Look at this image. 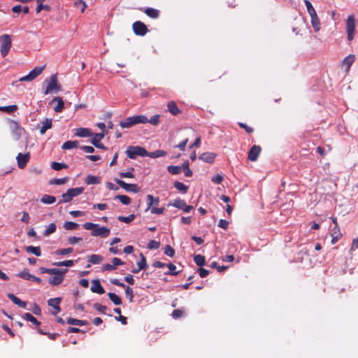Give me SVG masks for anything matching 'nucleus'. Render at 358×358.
Returning a JSON list of instances; mask_svg holds the SVG:
<instances>
[{
  "instance_id": "nucleus-1",
  "label": "nucleus",
  "mask_w": 358,
  "mask_h": 358,
  "mask_svg": "<svg viewBox=\"0 0 358 358\" xmlns=\"http://www.w3.org/2000/svg\"><path fill=\"white\" fill-rule=\"evenodd\" d=\"M41 273H48L54 275V276L49 278V283L52 285H58L64 280V275L68 271L67 268L59 269V268H47L45 267H41L39 268Z\"/></svg>"
},
{
  "instance_id": "nucleus-2",
  "label": "nucleus",
  "mask_w": 358,
  "mask_h": 358,
  "mask_svg": "<svg viewBox=\"0 0 358 358\" xmlns=\"http://www.w3.org/2000/svg\"><path fill=\"white\" fill-rule=\"evenodd\" d=\"M84 229L86 230L92 231L91 235L92 236H100L101 238H106L110 235V229L106 227H101L98 224L92 222H85L83 224Z\"/></svg>"
},
{
  "instance_id": "nucleus-3",
  "label": "nucleus",
  "mask_w": 358,
  "mask_h": 358,
  "mask_svg": "<svg viewBox=\"0 0 358 358\" xmlns=\"http://www.w3.org/2000/svg\"><path fill=\"white\" fill-rule=\"evenodd\" d=\"M148 123V117L144 115L131 116L121 121L120 125L122 128H129L138 124Z\"/></svg>"
},
{
  "instance_id": "nucleus-4",
  "label": "nucleus",
  "mask_w": 358,
  "mask_h": 358,
  "mask_svg": "<svg viewBox=\"0 0 358 358\" xmlns=\"http://www.w3.org/2000/svg\"><path fill=\"white\" fill-rule=\"evenodd\" d=\"M48 85L43 92L44 94L47 95L52 93H57L62 90V86L58 83L57 74L52 75L49 80H45Z\"/></svg>"
},
{
  "instance_id": "nucleus-5",
  "label": "nucleus",
  "mask_w": 358,
  "mask_h": 358,
  "mask_svg": "<svg viewBox=\"0 0 358 358\" xmlns=\"http://www.w3.org/2000/svg\"><path fill=\"white\" fill-rule=\"evenodd\" d=\"M126 153L130 159H136L137 156L147 157L148 155V152L145 148L138 145L128 147Z\"/></svg>"
},
{
  "instance_id": "nucleus-6",
  "label": "nucleus",
  "mask_w": 358,
  "mask_h": 358,
  "mask_svg": "<svg viewBox=\"0 0 358 358\" xmlns=\"http://www.w3.org/2000/svg\"><path fill=\"white\" fill-rule=\"evenodd\" d=\"M0 52L3 57H5L8 54L11 48L12 42L10 36L8 34H3L0 36Z\"/></svg>"
},
{
  "instance_id": "nucleus-7",
  "label": "nucleus",
  "mask_w": 358,
  "mask_h": 358,
  "mask_svg": "<svg viewBox=\"0 0 358 358\" xmlns=\"http://www.w3.org/2000/svg\"><path fill=\"white\" fill-rule=\"evenodd\" d=\"M346 30L348 34V39L349 41L353 40L355 31V19L352 15L348 17L346 21Z\"/></svg>"
},
{
  "instance_id": "nucleus-8",
  "label": "nucleus",
  "mask_w": 358,
  "mask_h": 358,
  "mask_svg": "<svg viewBox=\"0 0 358 358\" xmlns=\"http://www.w3.org/2000/svg\"><path fill=\"white\" fill-rule=\"evenodd\" d=\"M45 66H36L33 70H31L29 74L25 76H23L19 79L20 82H30L34 80L36 77H38L43 71Z\"/></svg>"
},
{
  "instance_id": "nucleus-9",
  "label": "nucleus",
  "mask_w": 358,
  "mask_h": 358,
  "mask_svg": "<svg viewBox=\"0 0 358 358\" xmlns=\"http://www.w3.org/2000/svg\"><path fill=\"white\" fill-rule=\"evenodd\" d=\"M8 126L15 140H18L22 134L23 129L17 121L13 120H8Z\"/></svg>"
},
{
  "instance_id": "nucleus-10",
  "label": "nucleus",
  "mask_w": 358,
  "mask_h": 358,
  "mask_svg": "<svg viewBox=\"0 0 358 358\" xmlns=\"http://www.w3.org/2000/svg\"><path fill=\"white\" fill-rule=\"evenodd\" d=\"M168 206H173L182 210L185 213H189L193 209L192 206L187 205L186 202L181 199H176L168 204Z\"/></svg>"
},
{
  "instance_id": "nucleus-11",
  "label": "nucleus",
  "mask_w": 358,
  "mask_h": 358,
  "mask_svg": "<svg viewBox=\"0 0 358 358\" xmlns=\"http://www.w3.org/2000/svg\"><path fill=\"white\" fill-rule=\"evenodd\" d=\"M132 29L136 35L141 36H145L148 31L147 26L141 21L134 22Z\"/></svg>"
},
{
  "instance_id": "nucleus-12",
  "label": "nucleus",
  "mask_w": 358,
  "mask_h": 358,
  "mask_svg": "<svg viewBox=\"0 0 358 358\" xmlns=\"http://www.w3.org/2000/svg\"><path fill=\"white\" fill-rule=\"evenodd\" d=\"M115 182L124 189L127 192H132L134 193H137L140 191V188L136 184H128L124 181L116 179Z\"/></svg>"
},
{
  "instance_id": "nucleus-13",
  "label": "nucleus",
  "mask_w": 358,
  "mask_h": 358,
  "mask_svg": "<svg viewBox=\"0 0 358 358\" xmlns=\"http://www.w3.org/2000/svg\"><path fill=\"white\" fill-rule=\"evenodd\" d=\"M29 159V152H27L25 154H22L20 152L18 153L16 157L18 167L21 169H24L27 166Z\"/></svg>"
},
{
  "instance_id": "nucleus-14",
  "label": "nucleus",
  "mask_w": 358,
  "mask_h": 358,
  "mask_svg": "<svg viewBox=\"0 0 358 358\" xmlns=\"http://www.w3.org/2000/svg\"><path fill=\"white\" fill-rule=\"evenodd\" d=\"M261 151L262 148L259 145H254L248 152V159L252 162H255L257 159Z\"/></svg>"
},
{
  "instance_id": "nucleus-15",
  "label": "nucleus",
  "mask_w": 358,
  "mask_h": 358,
  "mask_svg": "<svg viewBox=\"0 0 358 358\" xmlns=\"http://www.w3.org/2000/svg\"><path fill=\"white\" fill-rule=\"evenodd\" d=\"M103 133L94 134L93 138L92 139V144L97 148L106 149V147L100 143V141L104 138Z\"/></svg>"
},
{
  "instance_id": "nucleus-16",
  "label": "nucleus",
  "mask_w": 358,
  "mask_h": 358,
  "mask_svg": "<svg viewBox=\"0 0 358 358\" xmlns=\"http://www.w3.org/2000/svg\"><path fill=\"white\" fill-rule=\"evenodd\" d=\"M112 263H113L112 264H103L102 266V270L103 271H113V270L116 269L117 266L123 265L124 264V262H122L120 259L117 258V257H114L112 259Z\"/></svg>"
},
{
  "instance_id": "nucleus-17",
  "label": "nucleus",
  "mask_w": 358,
  "mask_h": 358,
  "mask_svg": "<svg viewBox=\"0 0 358 358\" xmlns=\"http://www.w3.org/2000/svg\"><path fill=\"white\" fill-rule=\"evenodd\" d=\"M91 291L94 293L102 294L105 292V290L99 280H94L92 282V286L90 288Z\"/></svg>"
},
{
  "instance_id": "nucleus-18",
  "label": "nucleus",
  "mask_w": 358,
  "mask_h": 358,
  "mask_svg": "<svg viewBox=\"0 0 358 358\" xmlns=\"http://www.w3.org/2000/svg\"><path fill=\"white\" fill-rule=\"evenodd\" d=\"M167 108L169 112L173 115H178L182 113V111L177 106L176 103L173 101H170L167 103Z\"/></svg>"
},
{
  "instance_id": "nucleus-19",
  "label": "nucleus",
  "mask_w": 358,
  "mask_h": 358,
  "mask_svg": "<svg viewBox=\"0 0 358 358\" xmlns=\"http://www.w3.org/2000/svg\"><path fill=\"white\" fill-rule=\"evenodd\" d=\"M215 157L216 155L215 153L207 152L200 155L199 159L205 162L211 164L214 162Z\"/></svg>"
},
{
  "instance_id": "nucleus-20",
  "label": "nucleus",
  "mask_w": 358,
  "mask_h": 358,
  "mask_svg": "<svg viewBox=\"0 0 358 358\" xmlns=\"http://www.w3.org/2000/svg\"><path fill=\"white\" fill-rule=\"evenodd\" d=\"M61 301L62 299L59 297L50 299L48 301V304L55 310L54 314H57L61 311V308L59 307V303Z\"/></svg>"
},
{
  "instance_id": "nucleus-21",
  "label": "nucleus",
  "mask_w": 358,
  "mask_h": 358,
  "mask_svg": "<svg viewBox=\"0 0 358 358\" xmlns=\"http://www.w3.org/2000/svg\"><path fill=\"white\" fill-rule=\"evenodd\" d=\"M103 259V257L101 255H91L88 257V262L90 264L87 265V268H90L91 266V264H100Z\"/></svg>"
},
{
  "instance_id": "nucleus-22",
  "label": "nucleus",
  "mask_w": 358,
  "mask_h": 358,
  "mask_svg": "<svg viewBox=\"0 0 358 358\" xmlns=\"http://www.w3.org/2000/svg\"><path fill=\"white\" fill-rule=\"evenodd\" d=\"M7 296L10 300H11L15 305H17L18 306L26 308H27V303L25 301H22L20 300L18 297H17L13 294H8Z\"/></svg>"
},
{
  "instance_id": "nucleus-23",
  "label": "nucleus",
  "mask_w": 358,
  "mask_h": 358,
  "mask_svg": "<svg viewBox=\"0 0 358 358\" xmlns=\"http://www.w3.org/2000/svg\"><path fill=\"white\" fill-rule=\"evenodd\" d=\"M310 22L315 32L320 30V20L317 13L310 16Z\"/></svg>"
},
{
  "instance_id": "nucleus-24",
  "label": "nucleus",
  "mask_w": 358,
  "mask_h": 358,
  "mask_svg": "<svg viewBox=\"0 0 358 358\" xmlns=\"http://www.w3.org/2000/svg\"><path fill=\"white\" fill-rule=\"evenodd\" d=\"M147 199V208L146 211L148 210H151L153 205H157L159 202V199L158 197H154L151 194H148L146 196Z\"/></svg>"
},
{
  "instance_id": "nucleus-25",
  "label": "nucleus",
  "mask_w": 358,
  "mask_h": 358,
  "mask_svg": "<svg viewBox=\"0 0 358 358\" xmlns=\"http://www.w3.org/2000/svg\"><path fill=\"white\" fill-rule=\"evenodd\" d=\"M355 60V56L351 54L344 58L342 64L343 66L346 68L347 70H349L352 64L354 63Z\"/></svg>"
},
{
  "instance_id": "nucleus-26",
  "label": "nucleus",
  "mask_w": 358,
  "mask_h": 358,
  "mask_svg": "<svg viewBox=\"0 0 358 358\" xmlns=\"http://www.w3.org/2000/svg\"><path fill=\"white\" fill-rule=\"evenodd\" d=\"M74 134L79 137H88L92 135V132L88 128H78L76 129Z\"/></svg>"
},
{
  "instance_id": "nucleus-27",
  "label": "nucleus",
  "mask_w": 358,
  "mask_h": 358,
  "mask_svg": "<svg viewBox=\"0 0 358 358\" xmlns=\"http://www.w3.org/2000/svg\"><path fill=\"white\" fill-rule=\"evenodd\" d=\"M52 102H57V106L54 108L56 113H60L64 108V102L61 97H55L53 99Z\"/></svg>"
},
{
  "instance_id": "nucleus-28",
  "label": "nucleus",
  "mask_w": 358,
  "mask_h": 358,
  "mask_svg": "<svg viewBox=\"0 0 358 358\" xmlns=\"http://www.w3.org/2000/svg\"><path fill=\"white\" fill-rule=\"evenodd\" d=\"M22 318L27 321L31 322L34 325L38 327L41 324V322L34 317L31 314L29 313H26L23 315Z\"/></svg>"
},
{
  "instance_id": "nucleus-29",
  "label": "nucleus",
  "mask_w": 358,
  "mask_h": 358,
  "mask_svg": "<svg viewBox=\"0 0 358 358\" xmlns=\"http://www.w3.org/2000/svg\"><path fill=\"white\" fill-rule=\"evenodd\" d=\"M66 322L69 324L77 325V326H84L88 324L87 320H80L78 319H74L72 317H69L67 319Z\"/></svg>"
},
{
  "instance_id": "nucleus-30",
  "label": "nucleus",
  "mask_w": 358,
  "mask_h": 358,
  "mask_svg": "<svg viewBox=\"0 0 358 358\" xmlns=\"http://www.w3.org/2000/svg\"><path fill=\"white\" fill-rule=\"evenodd\" d=\"M144 13L151 18H157L159 15V11L152 8H148L144 10Z\"/></svg>"
},
{
  "instance_id": "nucleus-31",
  "label": "nucleus",
  "mask_w": 358,
  "mask_h": 358,
  "mask_svg": "<svg viewBox=\"0 0 358 358\" xmlns=\"http://www.w3.org/2000/svg\"><path fill=\"white\" fill-rule=\"evenodd\" d=\"M78 146V141H68L63 143L62 148L63 150H70L77 148Z\"/></svg>"
},
{
  "instance_id": "nucleus-32",
  "label": "nucleus",
  "mask_w": 358,
  "mask_h": 358,
  "mask_svg": "<svg viewBox=\"0 0 358 358\" xmlns=\"http://www.w3.org/2000/svg\"><path fill=\"white\" fill-rule=\"evenodd\" d=\"M166 155H167V152L166 151L162 150H157L152 152H148V155H147V157H150L151 158H158V157H165V156H166Z\"/></svg>"
},
{
  "instance_id": "nucleus-33",
  "label": "nucleus",
  "mask_w": 358,
  "mask_h": 358,
  "mask_svg": "<svg viewBox=\"0 0 358 358\" xmlns=\"http://www.w3.org/2000/svg\"><path fill=\"white\" fill-rule=\"evenodd\" d=\"M43 126L40 129L41 134H44L45 131L52 127V120L46 118L43 122Z\"/></svg>"
},
{
  "instance_id": "nucleus-34",
  "label": "nucleus",
  "mask_w": 358,
  "mask_h": 358,
  "mask_svg": "<svg viewBox=\"0 0 358 358\" xmlns=\"http://www.w3.org/2000/svg\"><path fill=\"white\" fill-rule=\"evenodd\" d=\"M84 189H85L84 187H79L69 189L67 191L70 194L71 198L73 199V197L77 196L80 195V194H82L83 192Z\"/></svg>"
},
{
  "instance_id": "nucleus-35",
  "label": "nucleus",
  "mask_w": 358,
  "mask_h": 358,
  "mask_svg": "<svg viewBox=\"0 0 358 358\" xmlns=\"http://www.w3.org/2000/svg\"><path fill=\"white\" fill-rule=\"evenodd\" d=\"M25 250L27 252L32 253L37 257H40L41 255V251L40 247H34L32 245L25 247Z\"/></svg>"
},
{
  "instance_id": "nucleus-36",
  "label": "nucleus",
  "mask_w": 358,
  "mask_h": 358,
  "mask_svg": "<svg viewBox=\"0 0 358 358\" xmlns=\"http://www.w3.org/2000/svg\"><path fill=\"white\" fill-rule=\"evenodd\" d=\"M108 296L109 299L115 304V305H121L122 304V299L119 296H117L116 294L113 292L108 293Z\"/></svg>"
},
{
  "instance_id": "nucleus-37",
  "label": "nucleus",
  "mask_w": 358,
  "mask_h": 358,
  "mask_svg": "<svg viewBox=\"0 0 358 358\" xmlns=\"http://www.w3.org/2000/svg\"><path fill=\"white\" fill-rule=\"evenodd\" d=\"M331 236V243L334 244L342 237V234L340 231V228H338L337 229H333Z\"/></svg>"
},
{
  "instance_id": "nucleus-38",
  "label": "nucleus",
  "mask_w": 358,
  "mask_h": 358,
  "mask_svg": "<svg viewBox=\"0 0 358 358\" xmlns=\"http://www.w3.org/2000/svg\"><path fill=\"white\" fill-rule=\"evenodd\" d=\"M85 182L88 185H96L101 182V178L94 176H88Z\"/></svg>"
},
{
  "instance_id": "nucleus-39",
  "label": "nucleus",
  "mask_w": 358,
  "mask_h": 358,
  "mask_svg": "<svg viewBox=\"0 0 358 358\" xmlns=\"http://www.w3.org/2000/svg\"><path fill=\"white\" fill-rule=\"evenodd\" d=\"M194 262L197 266H202L206 264V259L201 255H196L194 256Z\"/></svg>"
},
{
  "instance_id": "nucleus-40",
  "label": "nucleus",
  "mask_w": 358,
  "mask_h": 358,
  "mask_svg": "<svg viewBox=\"0 0 358 358\" xmlns=\"http://www.w3.org/2000/svg\"><path fill=\"white\" fill-rule=\"evenodd\" d=\"M66 230H76L79 227V224L71 221H66L64 224Z\"/></svg>"
},
{
  "instance_id": "nucleus-41",
  "label": "nucleus",
  "mask_w": 358,
  "mask_h": 358,
  "mask_svg": "<svg viewBox=\"0 0 358 358\" xmlns=\"http://www.w3.org/2000/svg\"><path fill=\"white\" fill-rule=\"evenodd\" d=\"M68 181H69L68 177H65V178H54V179H52L50 180L49 184L61 185L65 184Z\"/></svg>"
},
{
  "instance_id": "nucleus-42",
  "label": "nucleus",
  "mask_w": 358,
  "mask_h": 358,
  "mask_svg": "<svg viewBox=\"0 0 358 358\" xmlns=\"http://www.w3.org/2000/svg\"><path fill=\"white\" fill-rule=\"evenodd\" d=\"M56 201V198L54 196H50L48 194H45L41 199V201L43 203L46 204H52L55 203Z\"/></svg>"
},
{
  "instance_id": "nucleus-43",
  "label": "nucleus",
  "mask_w": 358,
  "mask_h": 358,
  "mask_svg": "<svg viewBox=\"0 0 358 358\" xmlns=\"http://www.w3.org/2000/svg\"><path fill=\"white\" fill-rule=\"evenodd\" d=\"M140 257H141V260L137 262L138 267L139 268V269L145 270L148 266V264H147L146 258L142 253L140 255Z\"/></svg>"
},
{
  "instance_id": "nucleus-44",
  "label": "nucleus",
  "mask_w": 358,
  "mask_h": 358,
  "mask_svg": "<svg viewBox=\"0 0 358 358\" xmlns=\"http://www.w3.org/2000/svg\"><path fill=\"white\" fill-rule=\"evenodd\" d=\"M173 186L182 193H186L188 189V187L187 185L178 181H176L173 184Z\"/></svg>"
},
{
  "instance_id": "nucleus-45",
  "label": "nucleus",
  "mask_w": 358,
  "mask_h": 358,
  "mask_svg": "<svg viewBox=\"0 0 358 358\" xmlns=\"http://www.w3.org/2000/svg\"><path fill=\"white\" fill-rule=\"evenodd\" d=\"M17 110V106L10 105L8 106H0V111L6 112L7 113H12Z\"/></svg>"
},
{
  "instance_id": "nucleus-46",
  "label": "nucleus",
  "mask_w": 358,
  "mask_h": 358,
  "mask_svg": "<svg viewBox=\"0 0 358 358\" xmlns=\"http://www.w3.org/2000/svg\"><path fill=\"white\" fill-rule=\"evenodd\" d=\"M115 199L120 200L124 205H129L131 201L130 197L127 195H117Z\"/></svg>"
},
{
  "instance_id": "nucleus-47",
  "label": "nucleus",
  "mask_w": 358,
  "mask_h": 358,
  "mask_svg": "<svg viewBox=\"0 0 358 358\" xmlns=\"http://www.w3.org/2000/svg\"><path fill=\"white\" fill-rule=\"evenodd\" d=\"M167 170L173 175H178L181 173L182 167L179 166H169Z\"/></svg>"
},
{
  "instance_id": "nucleus-48",
  "label": "nucleus",
  "mask_w": 358,
  "mask_h": 358,
  "mask_svg": "<svg viewBox=\"0 0 358 358\" xmlns=\"http://www.w3.org/2000/svg\"><path fill=\"white\" fill-rule=\"evenodd\" d=\"M19 278L22 279H25L27 280H31L32 275L29 273L28 269H24L22 271L20 272L17 274Z\"/></svg>"
},
{
  "instance_id": "nucleus-49",
  "label": "nucleus",
  "mask_w": 358,
  "mask_h": 358,
  "mask_svg": "<svg viewBox=\"0 0 358 358\" xmlns=\"http://www.w3.org/2000/svg\"><path fill=\"white\" fill-rule=\"evenodd\" d=\"M74 264L73 260H65L62 262H54L52 265L57 266H72Z\"/></svg>"
},
{
  "instance_id": "nucleus-50",
  "label": "nucleus",
  "mask_w": 358,
  "mask_h": 358,
  "mask_svg": "<svg viewBox=\"0 0 358 358\" xmlns=\"http://www.w3.org/2000/svg\"><path fill=\"white\" fill-rule=\"evenodd\" d=\"M166 266L169 271L165 273L166 275H177L179 273V271H176V266L173 264H168Z\"/></svg>"
},
{
  "instance_id": "nucleus-51",
  "label": "nucleus",
  "mask_w": 358,
  "mask_h": 358,
  "mask_svg": "<svg viewBox=\"0 0 358 358\" xmlns=\"http://www.w3.org/2000/svg\"><path fill=\"white\" fill-rule=\"evenodd\" d=\"M135 215L131 214L129 216H118L117 219L120 222H123L125 223H130L135 219Z\"/></svg>"
},
{
  "instance_id": "nucleus-52",
  "label": "nucleus",
  "mask_w": 358,
  "mask_h": 358,
  "mask_svg": "<svg viewBox=\"0 0 358 358\" xmlns=\"http://www.w3.org/2000/svg\"><path fill=\"white\" fill-rule=\"evenodd\" d=\"M51 167L55 171H59L62 169H66L68 166L64 163L53 162L51 164Z\"/></svg>"
},
{
  "instance_id": "nucleus-53",
  "label": "nucleus",
  "mask_w": 358,
  "mask_h": 358,
  "mask_svg": "<svg viewBox=\"0 0 358 358\" xmlns=\"http://www.w3.org/2000/svg\"><path fill=\"white\" fill-rule=\"evenodd\" d=\"M304 3L307 8V11L310 16L317 13L312 3L308 0H304Z\"/></svg>"
},
{
  "instance_id": "nucleus-54",
  "label": "nucleus",
  "mask_w": 358,
  "mask_h": 358,
  "mask_svg": "<svg viewBox=\"0 0 358 358\" xmlns=\"http://www.w3.org/2000/svg\"><path fill=\"white\" fill-rule=\"evenodd\" d=\"M125 288V294L126 296L129 299V302H133L134 301V291L133 289L129 286H126Z\"/></svg>"
},
{
  "instance_id": "nucleus-55",
  "label": "nucleus",
  "mask_w": 358,
  "mask_h": 358,
  "mask_svg": "<svg viewBox=\"0 0 358 358\" xmlns=\"http://www.w3.org/2000/svg\"><path fill=\"white\" fill-rule=\"evenodd\" d=\"M73 252L72 248L59 249L55 251V254L57 255H66Z\"/></svg>"
},
{
  "instance_id": "nucleus-56",
  "label": "nucleus",
  "mask_w": 358,
  "mask_h": 358,
  "mask_svg": "<svg viewBox=\"0 0 358 358\" xmlns=\"http://www.w3.org/2000/svg\"><path fill=\"white\" fill-rule=\"evenodd\" d=\"M164 252L166 255L173 257L175 255V250L174 249L171 247L169 245H167L165 246Z\"/></svg>"
},
{
  "instance_id": "nucleus-57",
  "label": "nucleus",
  "mask_w": 358,
  "mask_h": 358,
  "mask_svg": "<svg viewBox=\"0 0 358 358\" xmlns=\"http://www.w3.org/2000/svg\"><path fill=\"white\" fill-rule=\"evenodd\" d=\"M160 246V243L159 241L151 240L149 241L147 248L150 250H156L158 249Z\"/></svg>"
},
{
  "instance_id": "nucleus-58",
  "label": "nucleus",
  "mask_w": 358,
  "mask_h": 358,
  "mask_svg": "<svg viewBox=\"0 0 358 358\" xmlns=\"http://www.w3.org/2000/svg\"><path fill=\"white\" fill-rule=\"evenodd\" d=\"M56 231V225L55 223H51L48 225V228L44 231L45 236H49L50 234L54 233Z\"/></svg>"
},
{
  "instance_id": "nucleus-59",
  "label": "nucleus",
  "mask_w": 358,
  "mask_h": 358,
  "mask_svg": "<svg viewBox=\"0 0 358 358\" xmlns=\"http://www.w3.org/2000/svg\"><path fill=\"white\" fill-rule=\"evenodd\" d=\"M72 199L70 194L66 191V193L62 194V199L59 200V203L70 202Z\"/></svg>"
},
{
  "instance_id": "nucleus-60",
  "label": "nucleus",
  "mask_w": 358,
  "mask_h": 358,
  "mask_svg": "<svg viewBox=\"0 0 358 358\" xmlns=\"http://www.w3.org/2000/svg\"><path fill=\"white\" fill-rule=\"evenodd\" d=\"M159 115H152L150 119L148 118V123H150L154 126L158 125L159 123Z\"/></svg>"
},
{
  "instance_id": "nucleus-61",
  "label": "nucleus",
  "mask_w": 358,
  "mask_h": 358,
  "mask_svg": "<svg viewBox=\"0 0 358 358\" xmlns=\"http://www.w3.org/2000/svg\"><path fill=\"white\" fill-rule=\"evenodd\" d=\"M94 308L101 313L106 314V311L107 310V307L101 303H95L94 305Z\"/></svg>"
},
{
  "instance_id": "nucleus-62",
  "label": "nucleus",
  "mask_w": 358,
  "mask_h": 358,
  "mask_svg": "<svg viewBox=\"0 0 358 358\" xmlns=\"http://www.w3.org/2000/svg\"><path fill=\"white\" fill-rule=\"evenodd\" d=\"M75 6H76L78 8L79 6H81L80 11H81V13H83L85 11V8H87V4L83 0H76V1L75 2Z\"/></svg>"
},
{
  "instance_id": "nucleus-63",
  "label": "nucleus",
  "mask_w": 358,
  "mask_h": 358,
  "mask_svg": "<svg viewBox=\"0 0 358 358\" xmlns=\"http://www.w3.org/2000/svg\"><path fill=\"white\" fill-rule=\"evenodd\" d=\"M238 126L241 128L243 129L245 131V132H247L248 134H251L254 131L253 128L248 126L245 123L238 122Z\"/></svg>"
},
{
  "instance_id": "nucleus-64",
  "label": "nucleus",
  "mask_w": 358,
  "mask_h": 358,
  "mask_svg": "<svg viewBox=\"0 0 358 358\" xmlns=\"http://www.w3.org/2000/svg\"><path fill=\"white\" fill-rule=\"evenodd\" d=\"M82 241L83 238L81 237L70 236L68 238V243L71 245H74Z\"/></svg>"
}]
</instances>
